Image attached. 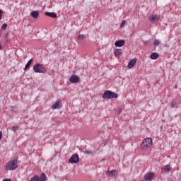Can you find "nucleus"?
Instances as JSON below:
<instances>
[{
    "label": "nucleus",
    "mask_w": 181,
    "mask_h": 181,
    "mask_svg": "<svg viewBox=\"0 0 181 181\" xmlns=\"http://www.w3.org/2000/svg\"><path fill=\"white\" fill-rule=\"evenodd\" d=\"M134 33L133 32V33H132V35H134Z\"/></svg>",
    "instance_id": "33"
},
{
    "label": "nucleus",
    "mask_w": 181,
    "mask_h": 181,
    "mask_svg": "<svg viewBox=\"0 0 181 181\" xmlns=\"http://www.w3.org/2000/svg\"><path fill=\"white\" fill-rule=\"evenodd\" d=\"M2 19V10H0V21Z\"/></svg>",
    "instance_id": "29"
},
{
    "label": "nucleus",
    "mask_w": 181,
    "mask_h": 181,
    "mask_svg": "<svg viewBox=\"0 0 181 181\" xmlns=\"http://www.w3.org/2000/svg\"><path fill=\"white\" fill-rule=\"evenodd\" d=\"M125 45V40H119L115 42V46L117 47H122V46Z\"/></svg>",
    "instance_id": "8"
},
{
    "label": "nucleus",
    "mask_w": 181,
    "mask_h": 181,
    "mask_svg": "<svg viewBox=\"0 0 181 181\" xmlns=\"http://www.w3.org/2000/svg\"><path fill=\"white\" fill-rule=\"evenodd\" d=\"M69 162L70 163H78L80 162V158H78V154H74L69 158Z\"/></svg>",
    "instance_id": "5"
},
{
    "label": "nucleus",
    "mask_w": 181,
    "mask_h": 181,
    "mask_svg": "<svg viewBox=\"0 0 181 181\" xmlns=\"http://www.w3.org/2000/svg\"><path fill=\"white\" fill-rule=\"evenodd\" d=\"M153 45L154 46H159V45H160V41H159V40H155L153 42Z\"/></svg>",
    "instance_id": "22"
},
{
    "label": "nucleus",
    "mask_w": 181,
    "mask_h": 181,
    "mask_svg": "<svg viewBox=\"0 0 181 181\" xmlns=\"http://www.w3.org/2000/svg\"><path fill=\"white\" fill-rule=\"evenodd\" d=\"M7 28H8V24H6V23L3 24L1 26L2 30H6Z\"/></svg>",
    "instance_id": "24"
},
{
    "label": "nucleus",
    "mask_w": 181,
    "mask_h": 181,
    "mask_svg": "<svg viewBox=\"0 0 181 181\" xmlns=\"http://www.w3.org/2000/svg\"><path fill=\"white\" fill-rule=\"evenodd\" d=\"M70 83H76L80 81V78L76 75H72L69 79Z\"/></svg>",
    "instance_id": "7"
},
{
    "label": "nucleus",
    "mask_w": 181,
    "mask_h": 181,
    "mask_svg": "<svg viewBox=\"0 0 181 181\" xmlns=\"http://www.w3.org/2000/svg\"><path fill=\"white\" fill-rule=\"evenodd\" d=\"M2 35V31L0 30V36Z\"/></svg>",
    "instance_id": "32"
},
{
    "label": "nucleus",
    "mask_w": 181,
    "mask_h": 181,
    "mask_svg": "<svg viewBox=\"0 0 181 181\" xmlns=\"http://www.w3.org/2000/svg\"><path fill=\"white\" fill-rule=\"evenodd\" d=\"M33 70L35 71V73H46V71H47L46 70V68H45V66H43L41 64H36L34 66H33Z\"/></svg>",
    "instance_id": "4"
},
{
    "label": "nucleus",
    "mask_w": 181,
    "mask_h": 181,
    "mask_svg": "<svg viewBox=\"0 0 181 181\" xmlns=\"http://www.w3.org/2000/svg\"><path fill=\"white\" fill-rule=\"evenodd\" d=\"M171 169L170 165H167L162 169L163 173H169Z\"/></svg>",
    "instance_id": "12"
},
{
    "label": "nucleus",
    "mask_w": 181,
    "mask_h": 181,
    "mask_svg": "<svg viewBox=\"0 0 181 181\" xmlns=\"http://www.w3.org/2000/svg\"><path fill=\"white\" fill-rule=\"evenodd\" d=\"M114 53H115V56L116 57H119V56H122V49H116L114 51Z\"/></svg>",
    "instance_id": "15"
},
{
    "label": "nucleus",
    "mask_w": 181,
    "mask_h": 181,
    "mask_svg": "<svg viewBox=\"0 0 181 181\" xmlns=\"http://www.w3.org/2000/svg\"><path fill=\"white\" fill-rule=\"evenodd\" d=\"M116 173H117V170H109L107 172V176H109V177H112V176H115Z\"/></svg>",
    "instance_id": "16"
},
{
    "label": "nucleus",
    "mask_w": 181,
    "mask_h": 181,
    "mask_svg": "<svg viewBox=\"0 0 181 181\" xmlns=\"http://www.w3.org/2000/svg\"><path fill=\"white\" fill-rule=\"evenodd\" d=\"M40 181H46L47 180V177H46V174L42 173L39 177Z\"/></svg>",
    "instance_id": "19"
},
{
    "label": "nucleus",
    "mask_w": 181,
    "mask_h": 181,
    "mask_svg": "<svg viewBox=\"0 0 181 181\" xmlns=\"http://www.w3.org/2000/svg\"><path fill=\"white\" fill-rule=\"evenodd\" d=\"M18 169V160H11L6 165V170H15Z\"/></svg>",
    "instance_id": "2"
},
{
    "label": "nucleus",
    "mask_w": 181,
    "mask_h": 181,
    "mask_svg": "<svg viewBox=\"0 0 181 181\" xmlns=\"http://www.w3.org/2000/svg\"><path fill=\"white\" fill-rule=\"evenodd\" d=\"M152 139L151 138H146L141 144V148L146 151L147 148H151L152 146Z\"/></svg>",
    "instance_id": "3"
},
{
    "label": "nucleus",
    "mask_w": 181,
    "mask_h": 181,
    "mask_svg": "<svg viewBox=\"0 0 181 181\" xmlns=\"http://www.w3.org/2000/svg\"><path fill=\"white\" fill-rule=\"evenodd\" d=\"M2 139V132H0V140Z\"/></svg>",
    "instance_id": "30"
},
{
    "label": "nucleus",
    "mask_w": 181,
    "mask_h": 181,
    "mask_svg": "<svg viewBox=\"0 0 181 181\" xmlns=\"http://www.w3.org/2000/svg\"><path fill=\"white\" fill-rule=\"evenodd\" d=\"M52 110H59L62 108V103L56 102L54 105H52Z\"/></svg>",
    "instance_id": "10"
},
{
    "label": "nucleus",
    "mask_w": 181,
    "mask_h": 181,
    "mask_svg": "<svg viewBox=\"0 0 181 181\" xmlns=\"http://www.w3.org/2000/svg\"><path fill=\"white\" fill-rule=\"evenodd\" d=\"M124 26H125V21H122L120 24V29H122V28Z\"/></svg>",
    "instance_id": "25"
},
{
    "label": "nucleus",
    "mask_w": 181,
    "mask_h": 181,
    "mask_svg": "<svg viewBox=\"0 0 181 181\" xmlns=\"http://www.w3.org/2000/svg\"><path fill=\"white\" fill-rule=\"evenodd\" d=\"M175 105H176V102L173 101V102L171 103V107H172V108H173V107H175Z\"/></svg>",
    "instance_id": "28"
},
{
    "label": "nucleus",
    "mask_w": 181,
    "mask_h": 181,
    "mask_svg": "<svg viewBox=\"0 0 181 181\" xmlns=\"http://www.w3.org/2000/svg\"><path fill=\"white\" fill-rule=\"evenodd\" d=\"M159 57V54L158 52H154L151 54V59L152 60H156Z\"/></svg>",
    "instance_id": "17"
},
{
    "label": "nucleus",
    "mask_w": 181,
    "mask_h": 181,
    "mask_svg": "<svg viewBox=\"0 0 181 181\" xmlns=\"http://www.w3.org/2000/svg\"><path fill=\"white\" fill-rule=\"evenodd\" d=\"M159 16L155 14H151L148 16L150 22H153V23H158V22H159Z\"/></svg>",
    "instance_id": "6"
},
{
    "label": "nucleus",
    "mask_w": 181,
    "mask_h": 181,
    "mask_svg": "<svg viewBox=\"0 0 181 181\" xmlns=\"http://www.w3.org/2000/svg\"><path fill=\"white\" fill-rule=\"evenodd\" d=\"M45 15L46 16H49V18H57V14H56V13H50V12H45Z\"/></svg>",
    "instance_id": "14"
},
{
    "label": "nucleus",
    "mask_w": 181,
    "mask_h": 181,
    "mask_svg": "<svg viewBox=\"0 0 181 181\" xmlns=\"http://www.w3.org/2000/svg\"><path fill=\"white\" fill-rule=\"evenodd\" d=\"M86 35H78L77 36L76 40H78V41L84 40V39H86Z\"/></svg>",
    "instance_id": "20"
},
{
    "label": "nucleus",
    "mask_w": 181,
    "mask_h": 181,
    "mask_svg": "<svg viewBox=\"0 0 181 181\" xmlns=\"http://www.w3.org/2000/svg\"><path fill=\"white\" fill-rule=\"evenodd\" d=\"M18 129H19V127L14 126L12 127L11 131H13V132H16V131H18Z\"/></svg>",
    "instance_id": "23"
},
{
    "label": "nucleus",
    "mask_w": 181,
    "mask_h": 181,
    "mask_svg": "<svg viewBox=\"0 0 181 181\" xmlns=\"http://www.w3.org/2000/svg\"><path fill=\"white\" fill-rule=\"evenodd\" d=\"M30 15L33 19H37V18H39V11H32Z\"/></svg>",
    "instance_id": "13"
},
{
    "label": "nucleus",
    "mask_w": 181,
    "mask_h": 181,
    "mask_svg": "<svg viewBox=\"0 0 181 181\" xmlns=\"http://www.w3.org/2000/svg\"><path fill=\"white\" fill-rule=\"evenodd\" d=\"M85 153H86V155H91L93 151H91V150H86Z\"/></svg>",
    "instance_id": "26"
},
{
    "label": "nucleus",
    "mask_w": 181,
    "mask_h": 181,
    "mask_svg": "<svg viewBox=\"0 0 181 181\" xmlns=\"http://www.w3.org/2000/svg\"><path fill=\"white\" fill-rule=\"evenodd\" d=\"M103 98H104V100H112L114 98H118V94L111 90H106L103 93Z\"/></svg>",
    "instance_id": "1"
},
{
    "label": "nucleus",
    "mask_w": 181,
    "mask_h": 181,
    "mask_svg": "<svg viewBox=\"0 0 181 181\" xmlns=\"http://www.w3.org/2000/svg\"><path fill=\"white\" fill-rule=\"evenodd\" d=\"M2 49V45L0 44V50Z\"/></svg>",
    "instance_id": "31"
},
{
    "label": "nucleus",
    "mask_w": 181,
    "mask_h": 181,
    "mask_svg": "<svg viewBox=\"0 0 181 181\" xmlns=\"http://www.w3.org/2000/svg\"><path fill=\"white\" fill-rule=\"evenodd\" d=\"M33 62V59H30L27 64H25V67H24V70H28V69H29V67H30V65L32 64V62Z\"/></svg>",
    "instance_id": "18"
},
{
    "label": "nucleus",
    "mask_w": 181,
    "mask_h": 181,
    "mask_svg": "<svg viewBox=\"0 0 181 181\" xmlns=\"http://www.w3.org/2000/svg\"><path fill=\"white\" fill-rule=\"evenodd\" d=\"M29 181H40V180L39 179L38 175H35L34 177H31Z\"/></svg>",
    "instance_id": "21"
},
{
    "label": "nucleus",
    "mask_w": 181,
    "mask_h": 181,
    "mask_svg": "<svg viewBox=\"0 0 181 181\" xmlns=\"http://www.w3.org/2000/svg\"><path fill=\"white\" fill-rule=\"evenodd\" d=\"M136 64V59H132L127 64L128 69H132Z\"/></svg>",
    "instance_id": "9"
},
{
    "label": "nucleus",
    "mask_w": 181,
    "mask_h": 181,
    "mask_svg": "<svg viewBox=\"0 0 181 181\" xmlns=\"http://www.w3.org/2000/svg\"><path fill=\"white\" fill-rule=\"evenodd\" d=\"M142 42H143L144 46H148V45H149V41L143 40Z\"/></svg>",
    "instance_id": "27"
},
{
    "label": "nucleus",
    "mask_w": 181,
    "mask_h": 181,
    "mask_svg": "<svg viewBox=\"0 0 181 181\" xmlns=\"http://www.w3.org/2000/svg\"><path fill=\"white\" fill-rule=\"evenodd\" d=\"M145 180L146 181H151L153 179V173H148L145 175Z\"/></svg>",
    "instance_id": "11"
}]
</instances>
